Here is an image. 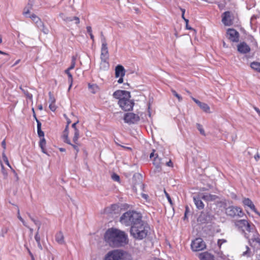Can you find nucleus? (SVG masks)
Wrapping results in <instances>:
<instances>
[{"instance_id":"obj_23","label":"nucleus","mask_w":260,"mask_h":260,"mask_svg":"<svg viewBox=\"0 0 260 260\" xmlns=\"http://www.w3.org/2000/svg\"><path fill=\"white\" fill-rule=\"evenodd\" d=\"M202 199L207 202L214 201L218 199L219 198L217 196L211 194H203Z\"/></svg>"},{"instance_id":"obj_28","label":"nucleus","mask_w":260,"mask_h":260,"mask_svg":"<svg viewBox=\"0 0 260 260\" xmlns=\"http://www.w3.org/2000/svg\"><path fill=\"white\" fill-rule=\"evenodd\" d=\"M250 67L254 71L260 73V62L257 61H253L250 64Z\"/></svg>"},{"instance_id":"obj_16","label":"nucleus","mask_w":260,"mask_h":260,"mask_svg":"<svg viewBox=\"0 0 260 260\" xmlns=\"http://www.w3.org/2000/svg\"><path fill=\"white\" fill-rule=\"evenodd\" d=\"M202 197H200V195H196L193 197L194 203L197 208L199 210H202L204 208V204L202 202Z\"/></svg>"},{"instance_id":"obj_40","label":"nucleus","mask_w":260,"mask_h":260,"mask_svg":"<svg viewBox=\"0 0 260 260\" xmlns=\"http://www.w3.org/2000/svg\"><path fill=\"white\" fill-rule=\"evenodd\" d=\"M111 178L115 181L119 182V181H120L119 176L115 173H113L112 175Z\"/></svg>"},{"instance_id":"obj_53","label":"nucleus","mask_w":260,"mask_h":260,"mask_svg":"<svg viewBox=\"0 0 260 260\" xmlns=\"http://www.w3.org/2000/svg\"><path fill=\"white\" fill-rule=\"evenodd\" d=\"M77 144H72L71 145V146L74 148V149L75 150H76V152H77L76 153H77L79 152V148H78V146H77Z\"/></svg>"},{"instance_id":"obj_7","label":"nucleus","mask_w":260,"mask_h":260,"mask_svg":"<svg viewBox=\"0 0 260 260\" xmlns=\"http://www.w3.org/2000/svg\"><path fill=\"white\" fill-rule=\"evenodd\" d=\"M125 252L120 249H115L109 251L106 255L105 260H120Z\"/></svg>"},{"instance_id":"obj_18","label":"nucleus","mask_w":260,"mask_h":260,"mask_svg":"<svg viewBox=\"0 0 260 260\" xmlns=\"http://www.w3.org/2000/svg\"><path fill=\"white\" fill-rule=\"evenodd\" d=\"M153 164L155 167L154 170V173L160 172L161 170V165L162 162H161V158L158 156V155L154 157L153 160Z\"/></svg>"},{"instance_id":"obj_36","label":"nucleus","mask_w":260,"mask_h":260,"mask_svg":"<svg viewBox=\"0 0 260 260\" xmlns=\"http://www.w3.org/2000/svg\"><path fill=\"white\" fill-rule=\"evenodd\" d=\"M2 157H3V159L4 161L6 163V164L8 166H9L11 169H12L11 166H10V165L9 164L8 159V158H7V157L6 154H5V151H3V152L2 153Z\"/></svg>"},{"instance_id":"obj_33","label":"nucleus","mask_w":260,"mask_h":260,"mask_svg":"<svg viewBox=\"0 0 260 260\" xmlns=\"http://www.w3.org/2000/svg\"><path fill=\"white\" fill-rule=\"evenodd\" d=\"M79 137V131L76 130V132H74V135L73 138V141L74 143L76 144H78V140Z\"/></svg>"},{"instance_id":"obj_55","label":"nucleus","mask_w":260,"mask_h":260,"mask_svg":"<svg viewBox=\"0 0 260 260\" xmlns=\"http://www.w3.org/2000/svg\"><path fill=\"white\" fill-rule=\"evenodd\" d=\"M79 122V121L78 120L77 121H76V122L74 123L72 125V127L74 129V132H76V130H79L77 127H76V124Z\"/></svg>"},{"instance_id":"obj_12","label":"nucleus","mask_w":260,"mask_h":260,"mask_svg":"<svg viewBox=\"0 0 260 260\" xmlns=\"http://www.w3.org/2000/svg\"><path fill=\"white\" fill-rule=\"evenodd\" d=\"M226 34L229 40L233 42H238L239 40V33L234 28H228Z\"/></svg>"},{"instance_id":"obj_4","label":"nucleus","mask_w":260,"mask_h":260,"mask_svg":"<svg viewBox=\"0 0 260 260\" xmlns=\"http://www.w3.org/2000/svg\"><path fill=\"white\" fill-rule=\"evenodd\" d=\"M109 55L107 47V44H102L101 53V68H103L104 70H107L109 68V64L108 62Z\"/></svg>"},{"instance_id":"obj_15","label":"nucleus","mask_w":260,"mask_h":260,"mask_svg":"<svg viewBox=\"0 0 260 260\" xmlns=\"http://www.w3.org/2000/svg\"><path fill=\"white\" fill-rule=\"evenodd\" d=\"M250 50V47L245 42H241L237 45V50L241 54L249 53Z\"/></svg>"},{"instance_id":"obj_2","label":"nucleus","mask_w":260,"mask_h":260,"mask_svg":"<svg viewBox=\"0 0 260 260\" xmlns=\"http://www.w3.org/2000/svg\"><path fill=\"white\" fill-rule=\"evenodd\" d=\"M149 231L148 224L142 220L131 227L129 233L135 240H142L148 236Z\"/></svg>"},{"instance_id":"obj_41","label":"nucleus","mask_w":260,"mask_h":260,"mask_svg":"<svg viewBox=\"0 0 260 260\" xmlns=\"http://www.w3.org/2000/svg\"><path fill=\"white\" fill-rule=\"evenodd\" d=\"M49 102L50 103H55V99L51 92H49Z\"/></svg>"},{"instance_id":"obj_20","label":"nucleus","mask_w":260,"mask_h":260,"mask_svg":"<svg viewBox=\"0 0 260 260\" xmlns=\"http://www.w3.org/2000/svg\"><path fill=\"white\" fill-rule=\"evenodd\" d=\"M34 0H28L27 5L24 7L23 11V14L26 17V16H29L30 10L32 9Z\"/></svg>"},{"instance_id":"obj_21","label":"nucleus","mask_w":260,"mask_h":260,"mask_svg":"<svg viewBox=\"0 0 260 260\" xmlns=\"http://www.w3.org/2000/svg\"><path fill=\"white\" fill-rule=\"evenodd\" d=\"M55 239L56 242L59 244L62 245L65 244L64 236L61 231H59L56 233L55 235Z\"/></svg>"},{"instance_id":"obj_48","label":"nucleus","mask_w":260,"mask_h":260,"mask_svg":"<svg viewBox=\"0 0 260 260\" xmlns=\"http://www.w3.org/2000/svg\"><path fill=\"white\" fill-rule=\"evenodd\" d=\"M38 136L40 138H44V133L42 131L41 129H37Z\"/></svg>"},{"instance_id":"obj_31","label":"nucleus","mask_w":260,"mask_h":260,"mask_svg":"<svg viewBox=\"0 0 260 260\" xmlns=\"http://www.w3.org/2000/svg\"><path fill=\"white\" fill-rule=\"evenodd\" d=\"M26 17L31 18L32 21L35 23H37L39 20H41L39 17H38L36 15L34 14L29 16H26Z\"/></svg>"},{"instance_id":"obj_62","label":"nucleus","mask_w":260,"mask_h":260,"mask_svg":"<svg viewBox=\"0 0 260 260\" xmlns=\"http://www.w3.org/2000/svg\"><path fill=\"white\" fill-rule=\"evenodd\" d=\"M154 152H155V150H153V151L150 153V158H151L153 157H155L156 156V155H157V154H155Z\"/></svg>"},{"instance_id":"obj_64","label":"nucleus","mask_w":260,"mask_h":260,"mask_svg":"<svg viewBox=\"0 0 260 260\" xmlns=\"http://www.w3.org/2000/svg\"><path fill=\"white\" fill-rule=\"evenodd\" d=\"M254 109L255 110V111L257 113V114L260 116V110H259V109L258 108L256 107H254Z\"/></svg>"},{"instance_id":"obj_37","label":"nucleus","mask_w":260,"mask_h":260,"mask_svg":"<svg viewBox=\"0 0 260 260\" xmlns=\"http://www.w3.org/2000/svg\"><path fill=\"white\" fill-rule=\"evenodd\" d=\"M171 92H172V94L178 99L179 102L182 101V96L180 95H179V94H178L177 92L174 89H172Z\"/></svg>"},{"instance_id":"obj_54","label":"nucleus","mask_w":260,"mask_h":260,"mask_svg":"<svg viewBox=\"0 0 260 260\" xmlns=\"http://www.w3.org/2000/svg\"><path fill=\"white\" fill-rule=\"evenodd\" d=\"M2 146L3 147V149H4V151H5V149H6V140L5 139L2 142Z\"/></svg>"},{"instance_id":"obj_43","label":"nucleus","mask_w":260,"mask_h":260,"mask_svg":"<svg viewBox=\"0 0 260 260\" xmlns=\"http://www.w3.org/2000/svg\"><path fill=\"white\" fill-rule=\"evenodd\" d=\"M1 167H2V173L3 174L4 178H6L8 176V173H7V171L5 170V169L4 168V166L2 164H1Z\"/></svg>"},{"instance_id":"obj_24","label":"nucleus","mask_w":260,"mask_h":260,"mask_svg":"<svg viewBox=\"0 0 260 260\" xmlns=\"http://www.w3.org/2000/svg\"><path fill=\"white\" fill-rule=\"evenodd\" d=\"M247 222V220L245 219H242L237 220L235 222V224L237 227H238L239 229H242V230L244 231Z\"/></svg>"},{"instance_id":"obj_32","label":"nucleus","mask_w":260,"mask_h":260,"mask_svg":"<svg viewBox=\"0 0 260 260\" xmlns=\"http://www.w3.org/2000/svg\"><path fill=\"white\" fill-rule=\"evenodd\" d=\"M88 88L90 90V91L93 93H95L98 89V87L96 85L91 84L90 83L88 84Z\"/></svg>"},{"instance_id":"obj_57","label":"nucleus","mask_w":260,"mask_h":260,"mask_svg":"<svg viewBox=\"0 0 260 260\" xmlns=\"http://www.w3.org/2000/svg\"><path fill=\"white\" fill-rule=\"evenodd\" d=\"M260 158V153L257 152V153L254 155V158L256 161H258Z\"/></svg>"},{"instance_id":"obj_59","label":"nucleus","mask_w":260,"mask_h":260,"mask_svg":"<svg viewBox=\"0 0 260 260\" xmlns=\"http://www.w3.org/2000/svg\"><path fill=\"white\" fill-rule=\"evenodd\" d=\"M87 31L89 34H92V29L91 27L89 26H87L86 27Z\"/></svg>"},{"instance_id":"obj_46","label":"nucleus","mask_w":260,"mask_h":260,"mask_svg":"<svg viewBox=\"0 0 260 260\" xmlns=\"http://www.w3.org/2000/svg\"><path fill=\"white\" fill-rule=\"evenodd\" d=\"M49 107L52 111H55L56 109L55 103H50Z\"/></svg>"},{"instance_id":"obj_52","label":"nucleus","mask_w":260,"mask_h":260,"mask_svg":"<svg viewBox=\"0 0 260 260\" xmlns=\"http://www.w3.org/2000/svg\"><path fill=\"white\" fill-rule=\"evenodd\" d=\"M36 225H39V227L37 229V230L39 231L40 230V227H41V222L40 221L36 219L35 221V222H34Z\"/></svg>"},{"instance_id":"obj_45","label":"nucleus","mask_w":260,"mask_h":260,"mask_svg":"<svg viewBox=\"0 0 260 260\" xmlns=\"http://www.w3.org/2000/svg\"><path fill=\"white\" fill-rule=\"evenodd\" d=\"M39 231L37 230L36 234L35 236V239L37 242V243H39V242H40L41 238L40 236L39 235Z\"/></svg>"},{"instance_id":"obj_42","label":"nucleus","mask_w":260,"mask_h":260,"mask_svg":"<svg viewBox=\"0 0 260 260\" xmlns=\"http://www.w3.org/2000/svg\"><path fill=\"white\" fill-rule=\"evenodd\" d=\"M40 29L45 34H48L49 33V29L47 27H45L44 24L43 25V26H42Z\"/></svg>"},{"instance_id":"obj_22","label":"nucleus","mask_w":260,"mask_h":260,"mask_svg":"<svg viewBox=\"0 0 260 260\" xmlns=\"http://www.w3.org/2000/svg\"><path fill=\"white\" fill-rule=\"evenodd\" d=\"M199 257L200 260H214L213 255L207 252L200 253Z\"/></svg>"},{"instance_id":"obj_47","label":"nucleus","mask_w":260,"mask_h":260,"mask_svg":"<svg viewBox=\"0 0 260 260\" xmlns=\"http://www.w3.org/2000/svg\"><path fill=\"white\" fill-rule=\"evenodd\" d=\"M101 42H102V44H103L104 43L106 44H107V42H106V38L105 37V36H104L103 35V32H101Z\"/></svg>"},{"instance_id":"obj_63","label":"nucleus","mask_w":260,"mask_h":260,"mask_svg":"<svg viewBox=\"0 0 260 260\" xmlns=\"http://www.w3.org/2000/svg\"><path fill=\"white\" fill-rule=\"evenodd\" d=\"M69 126H68V125H67L66 126V128L63 131V133L64 134H69Z\"/></svg>"},{"instance_id":"obj_11","label":"nucleus","mask_w":260,"mask_h":260,"mask_svg":"<svg viewBox=\"0 0 260 260\" xmlns=\"http://www.w3.org/2000/svg\"><path fill=\"white\" fill-rule=\"evenodd\" d=\"M124 122L129 124L135 123L140 120L139 116L133 113H127L124 116Z\"/></svg>"},{"instance_id":"obj_44","label":"nucleus","mask_w":260,"mask_h":260,"mask_svg":"<svg viewBox=\"0 0 260 260\" xmlns=\"http://www.w3.org/2000/svg\"><path fill=\"white\" fill-rule=\"evenodd\" d=\"M2 42V37L1 36H0V44ZM0 54H4V55H7V57L6 58V60H8L10 59V56L9 55L6 53V52H4L3 51H2L1 50H0Z\"/></svg>"},{"instance_id":"obj_3","label":"nucleus","mask_w":260,"mask_h":260,"mask_svg":"<svg viewBox=\"0 0 260 260\" xmlns=\"http://www.w3.org/2000/svg\"><path fill=\"white\" fill-rule=\"evenodd\" d=\"M142 220L141 215L135 211H128L124 213L119 220L122 224L125 226H131V227Z\"/></svg>"},{"instance_id":"obj_50","label":"nucleus","mask_w":260,"mask_h":260,"mask_svg":"<svg viewBox=\"0 0 260 260\" xmlns=\"http://www.w3.org/2000/svg\"><path fill=\"white\" fill-rule=\"evenodd\" d=\"M36 26L38 28H40L42 26H43L44 23L41 21V20H39L37 23H35Z\"/></svg>"},{"instance_id":"obj_9","label":"nucleus","mask_w":260,"mask_h":260,"mask_svg":"<svg viewBox=\"0 0 260 260\" xmlns=\"http://www.w3.org/2000/svg\"><path fill=\"white\" fill-rule=\"evenodd\" d=\"M191 247L193 251H198L205 248L206 245L202 239L196 238L192 242Z\"/></svg>"},{"instance_id":"obj_58","label":"nucleus","mask_w":260,"mask_h":260,"mask_svg":"<svg viewBox=\"0 0 260 260\" xmlns=\"http://www.w3.org/2000/svg\"><path fill=\"white\" fill-rule=\"evenodd\" d=\"M75 64H76L75 62H71V64L70 67L69 68H68L67 69L69 70L73 69L75 66Z\"/></svg>"},{"instance_id":"obj_1","label":"nucleus","mask_w":260,"mask_h":260,"mask_svg":"<svg viewBox=\"0 0 260 260\" xmlns=\"http://www.w3.org/2000/svg\"><path fill=\"white\" fill-rule=\"evenodd\" d=\"M104 239L112 247H121L128 243L127 235L125 232L112 228L107 230L104 235Z\"/></svg>"},{"instance_id":"obj_29","label":"nucleus","mask_w":260,"mask_h":260,"mask_svg":"<svg viewBox=\"0 0 260 260\" xmlns=\"http://www.w3.org/2000/svg\"><path fill=\"white\" fill-rule=\"evenodd\" d=\"M199 107L205 112L209 113L210 112V107L209 106L205 103H201Z\"/></svg>"},{"instance_id":"obj_38","label":"nucleus","mask_w":260,"mask_h":260,"mask_svg":"<svg viewBox=\"0 0 260 260\" xmlns=\"http://www.w3.org/2000/svg\"><path fill=\"white\" fill-rule=\"evenodd\" d=\"M17 217L22 222L23 224L26 226L27 227L26 222L24 220V219L22 218V217L20 215V211L19 209V208L17 207Z\"/></svg>"},{"instance_id":"obj_49","label":"nucleus","mask_w":260,"mask_h":260,"mask_svg":"<svg viewBox=\"0 0 260 260\" xmlns=\"http://www.w3.org/2000/svg\"><path fill=\"white\" fill-rule=\"evenodd\" d=\"M165 195H166L169 202L170 203L171 205H172L173 204L170 195L169 194V193L168 192H167L166 191V190H165Z\"/></svg>"},{"instance_id":"obj_39","label":"nucleus","mask_w":260,"mask_h":260,"mask_svg":"<svg viewBox=\"0 0 260 260\" xmlns=\"http://www.w3.org/2000/svg\"><path fill=\"white\" fill-rule=\"evenodd\" d=\"M246 250L244 252H243L242 255L243 256H251V251L250 250V248L246 246Z\"/></svg>"},{"instance_id":"obj_6","label":"nucleus","mask_w":260,"mask_h":260,"mask_svg":"<svg viewBox=\"0 0 260 260\" xmlns=\"http://www.w3.org/2000/svg\"><path fill=\"white\" fill-rule=\"evenodd\" d=\"M225 214L231 217L236 216L242 217L244 215V213L240 207L234 206H230L226 208L225 209Z\"/></svg>"},{"instance_id":"obj_26","label":"nucleus","mask_w":260,"mask_h":260,"mask_svg":"<svg viewBox=\"0 0 260 260\" xmlns=\"http://www.w3.org/2000/svg\"><path fill=\"white\" fill-rule=\"evenodd\" d=\"M46 142V140L44 138H42L39 142V146L41 148L42 152L45 154H47L46 150L45 148Z\"/></svg>"},{"instance_id":"obj_13","label":"nucleus","mask_w":260,"mask_h":260,"mask_svg":"<svg viewBox=\"0 0 260 260\" xmlns=\"http://www.w3.org/2000/svg\"><path fill=\"white\" fill-rule=\"evenodd\" d=\"M250 245L256 248H260V235L258 233L253 234L252 237L249 239Z\"/></svg>"},{"instance_id":"obj_27","label":"nucleus","mask_w":260,"mask_h":260,"mask_svg":"<svg viewBox=\"0 0 260 260\" xmlns=\"http://www.w3.org/2000/svg\"><path fill=\"white\" fill-rule=\"evenodd\" d=\"M244 230L247 231L249 233H252L253 234L256 232L255 231L254 225L253 224H251L248 222H247Z\"/></svg>"},{"instance_id":"obj_61","label":"nucleus","mask_w":260,"mask_h":260,"mask_svg":"<svg viewBox=\"0 0 260 260\" xmlns=\"http://www.w3.org/2000/svg\"><path fill=\"white\" fill-rule=\"evenodd\" d=\"M27 214L28 216L29 217V218L31 219V220L33 222H35V220H36V219H35L33 217H32L30 213H27Z\"/></svg>"},{"instance_id":"obj_19","label":"nucleus","mask_w":260,"mask_h":260,"mask_svg":"<svg viewBox=\"0 0 260 260\" xmlns=\"http://www.w3.org/2000/svg\"><path fill=\"white\" fill-rule=\"evenodd\" d=\"M125 70L124 67L120 64L117 65L115 68V77H123L125 75Z\"/></svg>"},{"instance_id":"obj_17","label":"nucleus","mask_w":260,"mask_h":260,"mask_svg":"<svg viewBox=\"0 0 260 260\" xmlns=\"http://www.w3.org/2000/svg\"><path fill=\"white\" fill-rule=\"evenodd\" d=\"M59 16L63 21H66V22H69L75 20V23L76 24H78L80 23V20L78 17H67L66 15L63 13H60Z\"/></svg>"},{"instance_id":"obj_5","label":"nucleus","mask_w":260,"mask_h":260,"mask_svg":"<svg viewBox=\"0 0 260 260\" xmlns=\"http://www.w3.org/2000/svg\"><path fill=\"white\" fill-rule=\"evenodd\" d=\"M131 98L126 96L118 101V104L123 110L129 111L133 110L134 102L130 99Z\"/></svg>"},{"instance_id":"obj_10","label":"nucleus","mask_w":260,"mask_h":260,"mask_svg":"<svg viewBox=\"0 0 260 260\" xmlns=\"http://www.w3.org/2000/svg\"><path fill=\"white\" fill-rule=\"evenodd\" d=\"M214 219V216L210 212H202L198 218V221L202 223H209Z\"/></svg>"},{"instance_id":"obj_25","label":"nucleus","mask_w":260,"mask_h":260,"mask_svg":"<svg viewBox=\"0 0 260 260\" xmlns=\"http://www.w3.org/2000/svg\"><path fill=\"white\" fill-rule=\"evenodd\" d=\"M243 203L244 206H247L249 207L252 210H253V209L255 210V207L254 205L253 204L251 200L249 198H245L243 200Z\"/></svg>"},{"instance_id":"obj_35","label":"nucleus","mask_w":260,"mask_h":260,"mask_svg":"<svg viewBox=\"0 0 260 260\" xmlns=\"http://www.w3.org/2000/svg\"><path fill=\"white\" fill-rule=\"evenodd\" d=\"M196 125H197V128L200 131V134L201 135L205 136L206 134H205V131L202 125L201 124H200V123H197Z\"/></svg>"},{"instance_id":"obj_51","label":"nucleus","mask_w":260,"mask_h":260,"mask_svg":"<svg viewBox=\"0 0 260 260\" xmlns=\"http://www.w3.org/2000/svg\"><path fill=\"white\" fill-rule=\"evenodd\" d=\"M226 241L224 239H219L217 242V244L219 247H221V245L226 242Z\"/></svg>"},{"instance_id":"obj_8","label":"nucleus","mask_w":260,"mask_h":260,"mask_svg":"<svg viewBox=\"0 0 260 260\" xmlns=\"http://www.w3.org/2000/svg\"><path fill=\"white\" fill-rule=\"evenodd\" d=\"M234 14L231 11H225L222 15L221 21L225 26H231L233 24Z\"/></svg>"},{"instance_id":"obj_34","label":"nucleus","mask_w":260,"mask_h":260,"mask_svg":"<svg viewBox=\"0 0 260 260\" xmlns=\"http://www.w3.org/2000/svg\"><path fill=\"white\" fill-rule=\"evenodd\" d=\"M20 89L22 90L23 93L25 94L27 99L29 100H31L32 99V95L27 90L23 89L21 87H20Z\"/></svg>"},{"instance_id":"obj_14","label":"nucleus","mask_w":260,"mask_h":260,"mask_svg":"<svg viewBox=\"0 0 260 260\" xmlns=\"http://www.w3.org/2000/svg\"><path fill=\"white\" fill-rule=\"evenodd\" d=\"M113 96L114 98L118 99L119 101H120V99H122V98L126 96L131 97L130 92L121 90H117L115 91L113 93Z\"/></svg>"},{"instance_id":"obj_30","label":"nucleus","mask_w":260,"mask_h":260,"mask_svg":"<svg viewBox=\"0 0 260 260\" xmlns=\"http://www.w3.org/2000/svg\"><path fill=\"white\" fill-rule=\"evenodd\" d=\"M70 70H69L68 69H67L66 71H65V73L68 75V81H69V82L70 83V86H69V89H70L72 85V83H73V77H72V74H71V73L70 72Z\"/></svg>"},{"instance_id":"obj_56","label":"nucleus","mask_w":260,"mask_h":260,"mask_svg":"<svg viewBox=\"0 0 260 260\" xmlns=\"http://www.w3.org/2000/svg\"><path fill=\"white\" fill-rule=\"evenodd\" d=\"M36 122L37 123V129H41L42 124H41V122L38 119H37Z\"/></svg>"},{"instance_id":"obj_60","label":"nucleus","mask_w":260,"mask_h":260,"mask_svg":"<svg viewBox=\"0 0 260 260\" xmlns=\"http://www.w3.org/2000/svg\"><path fill=\"white\" fill-rule=\"evenodd\" d=\"M24 246L26 248V249L29 253V255L30 256V257H32L34 255L30 251V249L27 247L26 245H24Z\"/></svg>"}]
</instances>
